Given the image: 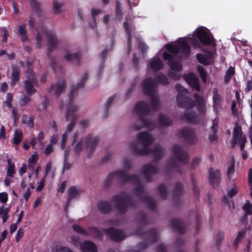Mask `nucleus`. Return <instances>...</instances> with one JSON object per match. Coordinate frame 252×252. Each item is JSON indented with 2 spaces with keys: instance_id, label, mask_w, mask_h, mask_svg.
Here are the masks:
<instances>
[{
  "instance_id": "nucleus-40",
  "label": "nucleus",
  "mask_w": 252,
  "mask_h": 252,
  "mask_svg": "<svg viewBox=\"0 0 252 252\" xmlns=\"http://www.w3.org/2000/svg\"><path fill=\"white\" fill-rule=\"evenodd\" d=\"M10 207H4L3 205L0 207V215H2L3 223H5L7 221L9 217L8 213Z\"/></svg>"
},
{
  "instance_id": "nucleus-52",
  "label": "nucleus",
  "mask_w": 252,
  "mask_h": 252,
  "mask_svg": "<svg viewBox=\"0 0 252 252\" xmlns=\"http://www.w3.org/2000/svg\"><path fill=\"white\" fill-rule=\"evenodd\" d=\"M153 95H150L151 96V104L152 109L156 111L159 107V101L158 97Z\"/></svg>"
},
{
  "instance_id": "nucleus-6",
  "label": "nucleus",
  "mask_w": 252,
  "mask_h": 252,
  "mask_svg": "<svg viewBox=\"0 0 252 252\" xmlns=\"http://www.w3.org/2000/svg\"><path fill=\"white\" fill-rule=\"evenodd\" d=\"M168 78L163 74H158L155 76V80L152 78H147L142 83L143 93L147 95H152L155 93V89L157 83L164 85L169 84Z\"/></svg>"
},
{
  "instance_id": "nucleus-43",
  "label": "nucleus",
  "mask_w": 252,
  "mask_h": 252,
  "mask_svg": "<svg viewBox=\"0 0 252 252\" xmlns=\"http://www.w3.org/2000/svg\"><path fill=\"white\" fill-rule=\"evenodd\" d=\"M138 222L143 226L147 225L148 223L146 215L142 211L138 213Z\"/></svg>"
},
{
  "instance_id": "nucleus-39",
  "label": "nucleus",
  "mask_w": 252,
  "mask_h": 252,
  "mask_svg": "<svg viewBox=\"0 0 252 252\" xmlns=\"http://www.w3.org/2000/svg\"><path fill=\"white\" fill-rule=\"evenodd\" d=\"M23 139V133L19 130H16L13 134V144L18 146L20 144Z\"/></svg>"
},
{
  "instance_id": "nucleus-25",
  "label": "nucleus",
  "mask_w": 252,
  "mask_h": 252,
  "mask_svg": "<svg viewBox=\"0 0 252 252\" xmlns=\"http://www.w3.org/2000/svg\"><path fill=\"white\" fill-rule=\"evenodd\" d=\"M64 58L71 64L80 65L81 62V54L80 53H75L70 54L66 53L64 56Z\"/></svg>"
},
{
  "instance_id": "nucleus-30",
  "label": "nucleus",
  "mask_w": 252,
  "mask_h": 252,
  "mask_svg": "<svg viewBox=\"0 0 252 252\" xmlns=\"http://www.w3.org/2000/svg\"><path fill=\"white\" fill-rule=\"evenodd\" d=\"M20 70L17 66H13L12 68L11 86H14L20 80Z\"/></svg>"
},
{
  "instance_id": "nucleus-28",
  "label": "nucleus",
  "mask_w": 252,
  "mask_h": 252,
  "mask_svg": "<svg viewBox=\"0 0 252 252\" xmlns=\"http://www.w3.org/2000/svg\"><path fill=\"white\" fill-rule=\"evenodd\" d=\"M179 45L180 53L181 52L183 57H188L190 53V49L188 43L183 40L179 42Z\"/></svg>"
},
{
  "instance_id": "nucleus-10",
  "label": "nucleus",
  "mask_w": 252,
  "mask_h": 252,
  "mask_svg": "<svg viewBox=\"0 0 252 252\" xmlns=\"http://www.w3.org/2000/svg\"><path fill=\"white\" fill-rule=\"evenodd\" d=\"M178 135L179 138L184 139L187 143L190 145L195 144L197 142L196 133L189 127L182 128L178 132Z\"/></svg>"
},
{
  "instance_id": "nucleus-22",
  "label": "nucleus",
  "mask_w": 252,
  "mask_h": 252,
  "mask_svg": "<svg viewBox=\"0 0 252 252\" xmlns=\"http://www.w3.org/2000/svg\"><path fill=\"white\" fill-rule=\"evenodd\" d=\"M218 123L219 119L218 118H215L213 120L212 126L211 127V131L212 133L209 136V139L211 142L217 141L218 139Z\"/></svg>"
},
{
  "instance_id": "nucleus-34",
  "label": "nucleus",
  "mask_w": 252,
  "mask_h": 252,
  "mask_svg": "<svg viewBox=\"0 0 252 252\" xmlns=\"http://www.w3.org/2000/svg\"><path fill=\"white\" fill-rule=\"evenodd\" d=\"M141 201L147 204L148 208L154 211L156 210V205L154 200L151 197L145 195L141 197Z\"/></svg>"
},
{
  "instance_id": "nucleus-32",
  "label": "nucleus",
  "mask_w": 252,
  "mask_h": 252,
  "mask_svg": "<svg viewBox=\"0 0 252 252\" xmlns=\"http://www.w3.org/2000/svg\"><path fill=\"white\" fill-rule=\"evenodd\" d=\"M158 123L162 126H169L172 124V121L169 117L163 113H160L158 115Z\"/></svg>"
},
{
  "instance_id": "nucleus-60",
  "label": "nucleus",
  "mask_w": 252,
  "mask_h": 252,
  "mask_svg": "<svg viewBox=\"0 0 252 252\" xmlns=\"http://www.w3.org/2000/svg\"><path fill=\"white\" fill-rule=\"evenodd\" d=\"M192 187H193V190L194 193V195L195 197H196L197 199H198L199 194H200V191L198 187H197L196 182L194 180V179L192 177Z\"/></svg>"
},
{
  "instance_id": "nucleus-64",
  "label": "nucleus",
  "mask_w": 252,
  "mask_h": 252,
  "mask_svg": "<svg viewBox=\"0 0 252 252\" xmlns=\"http://www.w3.org/2000/svg\"><path fill=\"white\" fill-rule=\"evenodd\" d=\"M53 252H72V251L65 247L57 246Z\"/></svg>"
},
{
  "instance_id": "nucleus-4",
  "label": "nucleus",
  "mask_w": 252,
  "mask_h": 252,
  "mask_svg": "<svg viewBox=\"0 0 252 252\" xmlns=\"http://www.w3.org/2000/svg\"><path fill=\"white\" fill-rule=\"evenodd\" d=\"M134 111L139 116L138 120L130 126L132 130H139L143 127L151 130L155 128V124L147 118L150 113V106L147 102H138L135 105Z\"/></svg>"
},
{
  "instance_id": "nucleus-41",
  "label": "nucleus",
  "mask_w": 252,
  "mask_h": 252,
  "mask_svg": "<svg viewBox=\"0 0 252 252\" xmlns=\"http://www.w3.org/2000/svg\"><path fill=\"white\" fill-rule=\"evenodd\" d=\"M26 80H30L33 83H37V78L32 69L28 68L26 72Z\"/></svg>"
},
{
  "instance_id": "nucleus-26",
  "label": "nucleus",
  "mask_w": 252,
  "mask_h": 252,
  "mask_svg": "<svg viewBox=\"0 0 252 252\" xmlns=\"http://www.w3.org/2000/svg\"><path fill=\"white\" fill-rule=\"evenodd\" d=\"M123 26L127 36V54H129L131 50V31L128 21H125Z\"/></svg>"
},
{
  "instance_id": "nucleus-27",
  "label": "nucleus",
  "mask_w": 252,
  "mask_h": 252,
  "mask_svg": "<svg viewBox=\"0 0 252 252\" xmlns=\"http://www.w3.org/2000/svg\"><path fill=\"white\" fill-rule=\"evenodd\" d=\"M97 208L101 213L103 214H108L112 210L110 203L103 200L98 202L97 203Z\"/></svg>"
},
{
  "instance_id": "nucleus-47",
  "label": "nucleus",
  "mask_w": 252,
  "mask_h": 252,
  "mask_svg": "<svg viewBox=\"0 0 252 252\" xmlns=\"http://www.w3.org/2000/svg\"><path fill=\"white\" fill-rule=\"evenodd\" d=\"M166 48L169 52L174 54L175 56L180 53V48L178 46L168 44L166 45Z\"/></svg>"
},
{
  "instance_id": "nucleus-37",
  "label": "nucleus",
  "mask_w": 252,
  "mask_h": 252,
  "mask_svg": "<svg viewBox=\"0 0 252 252\" xmlns=\"http://www.w3.org/2000/svg\"><path fill=\"white\" fill-rule=\"evenodd\" d=\"M32 10L39 16L41 14V4L37 0H30Z\"/></svg>"
},
{
  "instance_id": "nucleus-63",
  "label": "nucleus",
  "mask_w": 252,
  "mask_h": 252,
  "mask_svg": "<svg viewBox=\"0 0 252 252\" xmlns=\"http://www.w3.org/2000/svg\"><path fill=\"white\" fill-rule=\"evenodd\" d=\"M138 184L137 187L133 189V191L137 196H140L144 193V188L141 185Z\"/></svg>"
},
{
  "instance_id": "nucleus-16",
  "label": "nucleus",
  "mask_w": 252,
  "mask_h": 252,
  "mask_svg": "<svg viewBox=\"0 0 252 252\" xmlns=\"http://www.w3.org/2000/svg\"><path fill=\"white\" fill-rule=\"evenodd\" d=\"M184 78L193 90H194L197 92H199L200 91V86L199 81L193 73H189L188 74H185L184 75Z\"/></svg>"
},
{
  "instance_id": "nucleus-51",
  "label": "nucleus",
  "mask_w": 252,
  "mask_h": 252,
  "mask_svg": "<svg viewBox=\"0 0 252 252\" xmlns=\"http://www.w3.org/2000/svg\"><path fill=\"white\" fill-rule=\"evenodd\" d=\"M241 135H244L242 132L241 126L236 122L234 127L232 137L238 138L239 137H240Z\"/></svg>"
},
{
  "instance_id": "nucleus-20",
  "label": "nucleus",
  "mask_w": 252,
  "mask_h": 252,
  "mask_svg": "<svg viewBox=\"0 0 252 252\" xmlns=\"http://www.w3.org/2000/svg\"><path fill=\"white\" fill-rule=\"evenodd\" d=\"M182 120H186L189 123L196 124L199 122V116L195 112L187 110L181 117Z\"/></svg>"
},
{
  "instance_id": "nucleus-44",
  "label": "nucleus",
  "mask_w": 252,
  "mask_h": 252,
  "mask_svg": "<svg viewBox=\"0 0 252 252\" xmlns=\"http://www.w3.org/2000/svg\"><path fill=\"white\" fill-rule=\"evenodd\" d=\"M247 231V228H245L242 229L239 232L236 239L234 242V245L235 247H237L240 242L242 240L244 236L245 235Z\"/></svg>"
},
{
  "instance_id": "nucleus-45",
  "label": "nucleus",
  "mask_w": 252,
  "mask_h": 252,
  "mask_svg": "<svg viewBox=\"0 0 252 252\" xmlns=\"http://www.w3.org/2000/svg\"><path fill=\"white\" fill-rule=\"evenodd\" d=\"M157 189L162 199H165L167 196V188L165 185L163 184H160L158 186Z\"/></svg>"
},
{
  "instance_id": "nucleus-59",
  "label": "nucleus",
  "mask_w": 252,
  "mask_h": 252,
  "mask_svg": "<svg viewBox=\"0 0 252 252\" xmlns=\"http://www.w3.org/2000/svg\"><path fill=\"white\" fill-rule=\"evenodd\" d=\"M196 56L197 61L200 63L205 65L209 64V63L207 62V59L206 58V57L205 56V55H203L201 54H197Z\"/></svg>"
},
{
  "instance_id": "nucleus-18",
  "label": "nucleus",
  "mask_w": 252,
  "mask_h": 252,
  "mask_svg": "<svg viewBox=\"0 0 252 252\" xmlns=\"http://www.w3.org/2000/svg\"><path fill=\"white\" fill-rule=\"evenodd\" d=\"M170 226L173 230L180 234L185 233L186 229L184 222L180 219H173L170 220Z\"/></svg>"
},
{
  "instance_id": "nucleus-54",
  "label": "nucleus",
  "mask_w": 252,
  "mask_h": 252,
  "mask_svg": "<svg viewBox=\"0 0 252 252\" xmlns=\"http://www.w3.org/2000/svg\"><path fill=\"white\" fill-rule=\"evenodd\" d=\"M116 97V95H113L110 97L106 101L104 106V117H106L108 114L109 108L110 107L112 102L114 101Z\"/></svg>"
},
{
  "instance_id": "nucleus-2",
  "label": "nucleus",
  "mask_w": 252,
  "mask_h": 252,
  "mask_svg": "<svg viewBox=\"0 0 252 252\" xmlns=\"http://www.w3.org/2000/svg\"><path fill=\"white\" fill-rule=\"evenodd\" d=\"M88 78V72H85L81 78L80 81L77 86H72L71 87V91L69 95V102L66 106V112L65 113V119L67 121H71V123L67 126L65 131L70 132L74 128L77 118L76 112L78 110V107L73 105L74 98L76 96L78 90L83 88L85 86V82Z\"/></svg>"
},
{
  "instance_id": "nucleus-46",
  "label": "nucleus",
  "mask_w": 252,
  "mask_h": 252,
  "mask_svg": "<svg viewBox=\"0 0 252 252\" xmlns=\"http://www.w3.org/2000/svg\"><path fill=\"white\" fill-rule=\"evenodd\" d=\"M108 52V49L106 48V49H104L101 53V58L102 60V63L100 65L99 76H100L101 75V74L102 73V72L103 71V69L104 65V62L105 61Z\"/></svg>"
},
{
  "instance_id": "nucleus-17",
  "label": "nucleus",
  "mask_w": 252,
  "mask_h": 252,
  "mask_svg": "<svg viewBox=\"0 0 252 252\" xmlns=\"http://www.w3.org/2000/svg\"><path fill=\"white\" fill-rule=\"evenodd\" d=\"M99 138L97 136H93L92 134L87 135L85 140L86 148H90L89 154L92 155L97 146Z\"/></svg>"
},
{
  "instance_id": "nucleus-1",
  "label": "nucleus",
  "mask_w": 252,
  "mask_h": 252,
  "mask_svg": "<svg viewBox=\"0 0 252 252\" xmlns=\"http://www.w3.org/2000/svg\"><path fill=\"white\" fill-rule=\"evenodd\" d=\"M137 139L130 144V149L134 155L145 156L152 154L154 157L153 162L160 159L164 155V149L160 146H156L153 149L148 147L152 144L154 140L148 131L139 133Z\"/></svg>"
},
{
  "instance_id": "nucleus-48",
  "label": "nucleus",
  "mask_w": 252,
  "mask_h": 252,
  "mask_svg": "<svg viewBox=\"0 0 252 252\" xmlns=\"http://www.w3.org/2000/svg\"><path fill=\"white\" fill-rule=\"evenodd\" d=\"M8 168L7 170V176L10 177H12L15 173V165L12 163L10 159H7Z\"/></svg>"
},
{
  "instance_id": "nucleus-24",
  "label": "nucleus",
  "mask_w": 252,
  "mask_h": 252,
  "mask_svg": "<svg viewBox=\"0 0 252 252\" xmlns=\"http://www.w3.org/2000/svg\"><path fill=\"white\" fill-rule=\"evenodd\" d=\"M65 88L66 83L63 81L62 83H58L57 85L54 84H52L48 89V92L50 93L56 88L55 94L57 97H58L62 93L64 92Z\"/></svg>"
},
{
  "instance_id": "nucleus-3",
  "label": "nucleus",
  "mask_w": 252,
  "mask_h": 252,
  "mask_svg": "<svg viewBox=\"0 0 252 252\" xmlns=\"http://www.w3.org/2000/svg\"><path fill=\"white\" fill-rule=\"evenodd\" d=\"M176 89L180 92L176 98L179 106L189 109H191L196 105L198 111L201 114H205V102L203 96L195 93L193 95L195 100H193L191 98L181 94V93H187L188 91L180 84L176 85Z\"/></svg>"
},
{
  "instance_id": "nucleus-53",
  "label": "nucleus",
  "mask_w": 252,
  "mask_h": 252,
  "mask_svg": "<svg viewBox=\"0 0 252 252\" xmlns=\"http://www.w3.org/2000/svg\"><path fill=\"white\" fill-rule=\"evenodd\" d=\"M73 229L78 234H81L83 236H88V232L84 229L82 227L77 224H74L72 226Z\"/></svg>"
},
{
  "instance_id": "nucleus-29",
  "label": "nucleus",
  "mask_w": 252,
  "mask_h": 252,
  "mask_svg": "<svg viewBox=\"0 0 252 252\" xmlns=\"http://www.w3.org/2000/svg\"><path fill=\"white\" fill-rule=\"evenodd\" d=\"M166 168L169 171L175 170L180 174H182L183 172L181 166L179 165L177 161L172 158L168 161Z\"/></svg>"
},
{
  "instance_id": "nucleus-8",
  "label": "nucleus",
  "mask_w": 252,
  "mask_h": 252,
  "mask_svg": "<svg viewBox=\"0 0 252 252\" xmlns=\"http://www.w3.org/2000/svg\"><path fill=\"white\" fill-rule=\"evenodd\" d=\"M114 177L121 184L131 183L135 185H138L140 183L139 179L137 175H129L125 171L117 170L113 172Z\"/></svg>"
},
{
  "instance_id": "nucleus-5",
  "label": "nucleus",
  "mask_w": 252,
  "mask_h": 252,
  "mask_svg": "<svg viewBox=\"0 0 252 252\" xmlns=\"http://www.w3.org/2000/svg\"><path fill=\"white\" fill-rule=\"evenodd\" d=\"M112 200L115 210L121 215L127 212L128 207L135 208L137 206L136 202L124 192L113 195Z\"/></svg>"
},
{
  "instance_id": "nucleus-50",
  "label": "nucleus",
  "mask_w": 252,
  "mask_h": 252,
  "mask_svg": "<svg viewBox=\"0 0 252 252\" xmlns=\"http://www.w3.org/2000/svg\"><path fill=\"white\" fill-rule=\"evenodd\" d=\"M114 178V175L113 174V172L108 175L103 183V188L104 189H108L110 188Z\"/></svg>"
},
{
  "instance_id": "nucleus-31",
  "label": "nucleus",
  "mask_w": 252,
  "mask_h": 252,
  "mask_svg": "<svg viewBox=\"0 0 252 252\" xmlns=\"http://www.w3.org/2000/svg\"><path fill=\"white\" fill-rule=\"evenodd\" d=\"M24 84L26 94L28 96H31L36 93V90L34 85H36L37 83H33L30 80H25Z\"/></svg>"
},
{
  "instance_id": "nucleus-62",
  "label": "nucleus",
  "mask_w": 252,
  "mask_h": 252,
  "mask_svg": "<svg viewBox=\"0 0 252 252\" xmlns=\"http://www.w3.org/2000/svg\"><path fill=\"white\" fill-rule=\"evenodd\" d=\"M82 143L83 140H80L74 146V153L77 156H79L81 151L82 150Z\"/></svg>"
},
{
  "instance_id": "nucleus-9",
  "label": "nucleus",
  "mask_w": 252,
  "mask_h": 252,
  "mask_svg": "<svg viewBox=\"0 0 252 252\" xmlns=\"http://www.w3.org/2000/svg\"><path fill=\"white\" fill-rule=\"evenodd\" d=\"M135 234L143 238L147 242L154 243L158 239L157 232L155 229H151L146 232H144L141 227H137L135 230Z\"/></svg>"
},
{
  "instance_id": "nucleus-38",
  "label": "nucleus",
  "mask_w": 252,
  "mask_h": 252,
  "mask_svg": "<svg viewBox=\"0 0 252 252\" xmlns=\"http://www.w3.org/2000/svg\"><path fill=\"white\" fill-rule=\"evenodd\" d=\"M115 18L116 19L118 20L119 22H121L123 18L121 3L119 1H116L115 7Z\"/></svg>"
},
{
  "instance_id": "nucleus-55",
  "label": "nucleus",
  "mask_w": 252,
  "mask_h": 252,
  "mask_svg": "<svg viewBox=\"0 0 252 252\" xmlns=\"http://www.w3.org/2000/svg\"><path fill=\"white\" fill-rule=\"evenodd\" d=\"M235 171V164L234 160L232 159L231 163L228 167L227 171V176L228 179L230 180L232 178V176L233 174Z\"/></svg>"
},
{
  "instance_id": "nucleus-15",
  "label": "nucleus",
  "mask_w": 252,
  "mask_h": 252,
  "mask_svg": "<svg viewBox=\"0 0 252 252\" xmlns=\"http://www.w3.org/2000/svg\"><path fill=\"white\" fill-rule=\"evenodd\" d=\"M209 180L211 185L214 188L219 187L221 180V173L219 170L214 171L212 168L209 169Z\"/></svg>"
},
{
  "instance_id": "nucleus-42",
  "label": "nucleus",
  "mask_w": 252,
  "mask_h": 252,
  "mask_svg": "<svg viewBox=\"0 0 252 252\" xmlns=\"http://www.w3.org/2000/svg\"><path fill=\"white\" fill-rule=\"evenodd\" d=\"M235 74L234 67L232 66H229L226 70L225 75L224 77V81L225 84H227L230 81L232 77Z\"/></svg>"
},
{
  "instance_id": "nucleus-12",
  "label": "nucleus",
  "mask_w": 252,
  "mask_h": 252,
  "mask_svg": "<svg viewBox=\"0 0 252 252\" xmlns=\"http://www.w3.org/2000/svg\"><path fill=\"white\" fill-rule=\"evenodd\" d=\"M103 231L107 236L110 237L111 240L116 242L121 241L126 237V235L123 230L115 229L113 227L105 228L103 230Z\"/></svg>"
},
{
  "instance_id": "nucleus-49",
  "label": "nucleus",
  "mask_w": 252,
  "mask_h": 252,
  "mask_svg": "<svg viewBox=\"0 0 252 252\" xmlns=\"http://www.w3.org/2000/svg\"><path fill=\"white\" fill-rule=\"evenodd\" d=\"M89 230L91 233H94L97 239L100 240H102L103 234L97 227L95 226L89 227Z\"/></svg>"
},
{
  "instance_id": "nucleus-33",
  "label": "nucleus",
  "mask_w": 252,
  "mask_h": 252,
  "mask_svg": "<svg viewBox=\"0 0 252 252\" xmlns=\"http://www.w3.org/2000/svg\"><path fill=\"white\" fill-rule=\"evenodd\" d=\"M149 67L155 71L159 70L163 67L162 62L158 58H155L150 62Z\"/></svg>"
},
{
  "instance_id": "nucleus-58",
  "label": "nucleus",
  "mask_w": 252,
  "mask_h": 252,
  "mask_svg": "<svg viewBox=\"0 0 252 252\" xmlns=\"http://www.w3.org/2000/svg\"><path fill=\"white\" fill-rule=\"evenodd\" d=\"M245 211V217L247 218L248 215H252V205L248 201L243 207Z\"/></svg>"
},
{
  "instance_id": "nucleus-14",
  "label": "nucleus",
  "mask_w": 252,
  "mask_h": 252,
  "mask_svg": "<svg viewBox=\"0 0 252 252\" xmlns=\"http://www.w3.org/2000/svg\"><path fill=\"white\" fill-rule=\"evenodd\" d=\"M196 37L204 45H215L214 39L211 38L209 34L203 30L200 29L196 32Z\"/></svg>"
},
{
  "instance_id": "nucleus-36",
  "label": "nucleus",
  "mask_w": 252,
  "mask_h": 252,
  "mask_svg": "<svg viewBox=\"0 0 252 252\" xmlns=\"http://www.w3.org/2000/svg\"><path fill=\"white\" fill-rule=\"evenodd\" d=\"M213 100L214 105L217 106L220 104L221 102V97L218 93V89L217 88H215L213 90Z\"/></svg>"
},
{
  "instance_id": "nucleus-61",
  "label": "nucleus",
  "mask_w": 252,
  "mask_h": 252,
  "mask_svg": "<svg viewBox=\"0 0 252 252\" xmlns=\"http://www.w3.org/2000/svg\"><path fill=\"white\" fill-rule=\"evenodd\" d=\"M200 77L202 78L203 82H206L207 78V74L204 68L201 66H198L197 67Z\"/></svg>"
},
{
  "instance_id": "nucleus-23",
  "label": "nucleus",
  "mask_w": 252,
  "mask_h": 252,
  "mask_svg": "<svg viewBox=\"0 0 252 252\" xmlns=\"http://www.w3.org/2000/svg\"><path fill=\"white\" fill-rule=\"evenodd\" d=\"M82 252H97V247L96 245L91 241H84L80 245Z\"/></svg>"
},
{
  "instance_id": "nucleus-19",
  "label": "nucleus",
  "mask_w": 252,
  "mask_h": 252,
  "mask_svg": "<svg viewBox=\"0 0 252 252\" xmlns=\"http://www.w3.org/2000/svg\"><path fill=\"white\" fill-rule=\"evenodd\" d=\"M142 170L147 182L151 181L152 176L158 172V169L157 168L150 164L143 165Z\"/></svg>"
},
{
  "instance_id": "nucleus-21",
  "label": "nucleus",
  "mask_w": 252,
  "mask_h": 252,
  "mask_svg": "<svg viewBox=\"0 0 252 252\" xmlns=\"http://www.w3.org/2000/svg\"><path fill=\"white\" fill-rule=\"evenodd\" d=\"M183 189L184 186L182 183L179 182L175 184V189H174L172 196L174 201L177 206L180 205L179 199L182 194Z\"/></svg>"
},
{
  "instance_id": "nucleus-35",
  "label": "nucleus",
  "mask_w": 252,
  "mask_h": 252,
  "mask_svg": "<svg viewBox=\"0 0 252 252\" xmlns=\"http://www.w3.org/2000/svg\"><path fill=\"white\" fill-rule=\"evenodd\" d=\"M79 190L75 186L71 187L69 189L68 197L67 198V204H69L72 199L75 198L79 195Z\"/></svg>"
},
{
  "instance_id": "nucleus-13",
  "label": "nucleus",
  "mask_w": 252,
  "mask_h": 252,
  "mask_svg": "<svg viewBox=\"0 0 252 252\" xmlns=\"http://www.w3.org/2000/svg\"><path fill=\"white\" fill-rule=\"evenodd\" d=\"M162 57L165 61H167V63L170 66L171 70L173 71H180L182 69V64L176 61L175 55L163 52Z\"/></svg>"
},
{
  "instance_id": "nucleus-56",
  "label": "nucleus",
  "mask_w": 252,
  "mask_h": 252,
  "mask_svg": "<svg viewBox=\"0 0 252 252\" xmlns=\"http://www.w3.org/2000/svg\"><path fill=\"white\" fill-rule=\"evenodd\" d=\"M224 237V233L222 231H219L216 237V246L219 248Z\"/></svg>"
},
{
  "instance_id": "nucleus-11",
  "label": "nucleus",
  "mask_w": 252,
  "mask_h": 252,
  "mask_svg": "<svg viewBox=\"0 0 252 252\" xmlns=\"http://www.w3.org/2000/svg\"><path fill=\"white\" fill-rule=\"evenodd\" d=\"M172 153L176 159L183 164H186L189 160L188 152L178 144L175 145L172 149Z\"/></svg>"
},
{
  "instance_id": "nucleus-57",
  "label": "nucleus",
  "mask_w": 252,
  "mask_h": 252,
  "mask_svg": "<svg viewBox=\"0 0 252 252\" xmlns=\"http://www.w3.org/2000/svg\"><path fill=\"white\" fill-rule=\"evenodd\" d=\"M53 8L55 14H59L61 13V7L62 6V3L59 2L56 0H54L53 1Z\"/></svg>"
},
{
  "instance_id": "nucleus-7",
  "label": "nucleus",
  "mask_w": 252,
  "mask_h": 252,
  "mask_svg": "<svg viewBox=\"0 0 252 252\" xmlns=\"http://www.w3.org/2000/svg\"><path fill=\"white\" fill-rule=\"evenodd\" d=\"M47 39V57L51 60V66L53 70L56 68V62L52 58V53L56 49L60 44V40L56 33L51 32H47L45 34Z\"/></svg>"
}]
</instances>
